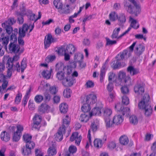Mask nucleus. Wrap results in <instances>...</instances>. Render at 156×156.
<instances>
[{"label":"nucleus","mask_w":156,"mask_h":156,"mask_svg":"<svg viewBox=\"0 0 156 156\" xmlns=\"http://www.w3.org/2000/svg\"><path fill=\"white\" fill-rule=\"evenodd\" d=\"M97 101V97L94 94H90L86 97V102L90 105L95 104Z\"/></svg>","instance_id":"nucleus-14"},{"label":"nucleus","mask_w":156,"mask_h":156,"mask_svg":"<svg viewBox=\"0 0 156 156\" xmlns=\"http://www.w3.org/2000/svg\"><path fill=\"white\" fill-rule=\"evenodd\" d=\"M41 14L40 12H38V17H37L34 14H31L30 15L31 16V19L32 20H33L34 19L35 20H38L41 18Z\"/></svg>","instance_id":"nucleus-62"},{"label":"nucleus","mask_w":156,"mask_h":156,"mask_svg":"<svg viewBox=\"0 0 156 156\" xmlns=\"http://www.w3.org/2000/svg\"><path fill=\"white\" fill-rule=\"evenodd\" d=\"M91 108L90 105L86 103L83 104L81 107V109L83 112L87 113H90L89 111Z\"/></svg>","instance_id":"nucleus-31"},{"label":"nucleus","mask_w":156,"mask_h":156,"mask_svg":"<svg viewBox=\"0 0 156 156\" xmlns=\"http://www.w3.org/2000/svg\"><path fill=\"white\" fill-rule=\"evenodd\" d=\"M9 49L11 53H21L23 52L22 51H20L19 46L15 44V43L10 42L9 44Z\"/></svg>","instance_id":"nucleus-12"},{"label":"nucleus","mask_w":156,"mask_h":156,"mask_svg":"<svg viewBox=\"0 0 156 156\" xmlns=\"http://www.w3.org/2000/svg\"><path fill=\"white\" fill-rule=\"evenodd\" d=\"M144 45L142 44H140L137 45L135 49V53L138 56H140L142 54L145 50Z\"/></svg>","instance_id":"nucleus-19"},{"label":"nucleus","mask_w":156,"mask_h":156,"mask_svg":"<svg viewBox=\"0 0 156 156\" xmlns=\"http://www.w3.org/2000/svg\"><path fill=\"white\" fill-rule=\"evenodd\" d=\"M56 58L55 55H49L48 56L45 58V62L46 63H49L52 62Z\"/></svg>","instance_id":"nucleus-46"},{"label":"nucleus","mask_w":156,"mask_h":156,"mask_svg":"<svg viewBox=\"0 0 156 156\" xmlns=\"http://www.w3.org/2000/svg\"><path fill=\"white\" fill-rule=\"evenodd\" d=\"M131 51L128 49H125L122 52H120L117 56H120V60L124 59L125 60H127L131 55Z\"/></svg>","instance_id":"nucleus-16"},{"label":"nucleus","mask_w":156,"mask_h":156,"mask_svg":"<svg viewBox=\"0 0 156 156\" xmlns=\"http://www.w3.org/2000/svg\"><path fill=\"white\" fill-rule=\"evenodd\" d=\"M130 26L131 27L135 29H137L139 27V25L136 20H132Z\"/></svg>","instance_id":"nucleus-51"},{"label":"nucleus","mask_w":156,"mask_h":156,"mask_svg":"<svg viewBox=\"0 0 156 156\" xmlns=\"http://www.w3.org/2000/svg\"><path fill=\"white\" fill-rule=\"evenodd\" d=\"M136 9L135 6H133L130 5L128 6V12L130 13L134 14L135 16H137V14L140 13V10L138 12H136Z\"/></svg>","instance_id":"nucleus-28"},{"label":"nucleus","mask_w":156,"mask_h":156,"mask_svg":"<svg viewBox=\"0 0 156 156\" xmlns=\"http://www.w3.org/2000/svg\"><path fill=\"white\" fill-rule=\"evenodd\" d=\"M52 69H51L50 70H44L41 73L43 77L47 79L50 78Z\"/></svg>","instance_id":"nucleus-25"},{"label":"nucleus","mask_w":156,"mask_h":156,"mask_svg":"<svg viewBox=\"0 0 156 156\" xmlns=\"http://www.w3.org/2000/svg\"><path fill=\"white\" fill-rule=\"evenodd\" d=\"M44 89L46 90L49 89L51 94H56L58 91V90L56 87H50V85L48 83H44Z\"/></svg>","instance_id":"nucleus-18"},{"label":"nucleus","mask_w":156,"mask_h":156,"mask_svg":"<svg viewBox=\"0 0 156 156\" xmlns=\"http://www.w3.org/2000/svg\"><path fill=\"white\" fill-rule=\"evenodd\" d=\"M23 138L24 141L27 143L31 141L32 136L28 134H25L23 136Z\"/></svg>","instance_id":"nucleus-52"},{"label":"nucleus","mask_w":156,"mask_h":156,"mask_svg":"<svg viewBox=\"0 0 156 156\" xmlns=\"http://www.w3.org/2000/svg\"><path fill=\"white\" fill-rule=\"evenodd\" d=\"M17 130L16 132L21 135L23 129V126L20 125H17Z\"/></svg>","instance_id":"nucleus-60"},{"label":"nucleus","mask_w":156,"mask_h":156,"mask_svg":"<svg viewBox=\"0 0 156 156\" xmlns=\"http://www.w3.org/2000/svg\"><path fill=\"white\" fill-rule=\"evenodd\" d=\"M121 90L122 93L123 94H127L129 92V89L126 86L122 87Z\"/></svg>","instance_id":"nucleus-61"},{"label":"nucleus","mask_w":156,"mask_h":156,"mask_svg":"<svg viewBox=\"0 0 156 156\" xmlns=\"http://www.w3.org/2000/svg\"><path fill=\"white\" fill-rule=\"evenodd\" d=\"M53 4L56 8L58 9V11L61 13H66L67 12L64 8H62V4L60 0H54Z\"/></svg>","instance_id":"nucleus-13"},{"label":"nucleus","mask_w":156,"mask_h":156,"mask_svg":"<svg viewBox=\"0 0 156 156\" xmlns=\"http://www.w3.org/2000/svg\"><path fill=\"white\" fill-rule=\"evenodd\" d=\"M129 122L130 123L134 125H136L138 122V120L137 117L135 115H132L129 118Z\"/></svg>","instance_id":"nucleus-39"},{"label":"nucleus","mask_w":156,"mask_h":156,"mask_svg":"<svg viewBox=\"0 0 156 156\" xmlns=\"http://www.w3.org/2000/svg\"><path fill=\"white\" fill-rule=\"evenodd\" d=\"M116 147V144L113 141H112L109 143L108 145V147L109 149L112 150L114 149Z\"/></svg>","instance_id":"nucleus-64"},{"label":"nucleus","mask_w":156,"mask_h":156,"mask_svg":"<svg viewBox=\"0 0 156 156\" xmlns=\"http://www.w3.org/2000/svg\"><path fill=\"white\" fill-rule=\"evenodd\" d=\"M90 113H85L81 114L80 118V119L82 122H86L89 120L90 117Z\"/></svg>","instance_id":"nucleus-30"},{"label":"nucleus","mask_w":156,"mask_h":156,"mask_svg":"<svg viewBox=\"0 0 156 156\" xmlns=\"http://www.w3.org/2000/svg\"><path fill=\"white\" fill-rule=\"evenodd\" d=\"M57 77L62 80L63 85L65 87L68 85V66L65 67L63 71H59L57 74Z\"/></svg>","instance_id":"nucleus-3"},{"label":"nucleus","mask_w":156,"mask_h":156,"mask_svg":"<svg viewBox=\"0 0 156 156\" xmlns=\"http://www.w3.org/2000/svg\"><path fill=\"white\" fill-rule=\"evenodd\" d=\"M78 72L75 71L72 74L69 79V87L71 86L76 82V79L75 77H77L78 76Z\"/></svg>","instance_id":"nucleus-21"},{"label":"nucleus","mask_w":156,"mask_h":156,"mask_svg":"<svg viewBox=\"0 0 156 156\" xmlns=\"http://www.w3.org/2000/svg\"><path fill=\"white\" fill-rule=\"evenodd\" d=\"M110 20H117L118 19V16L117 14L115 12H111L109 15Z\"/></svg>","instance_id":"nucleus-53"},{"label":"nucleus","mask_w":156,"mask_h":156,"mask_svg":"<svg viewBox=\"0 0 156 156\" xmlns=\"http://www.w3.org/2000/svg\"><path fill=\"white\" fill-rule=\"evenodd\" d=\"M1 138L2 140L7 142L10 140V135L7 132L4 131L1 133Z\"/></svg>","instance_id":"nucleus-27"},{"label":"nucleus","mask_w":156,"mask_h":156,"mask_svg":"<svg viewBox=\"0 0 156 156\" xmlns=\"http://www.w3.org/2000/svg\"><path fill=\"white\" fill-rule=\"evenodd\" d=\"M82 139V136L81 135H79L78 133L76 132L72 133L70 138V141L73 142L75 140V144L77 146H79Z\"/></svg>","instance_id":"nucleus-8"},{"label":"nucleus","mask_w":156,"mask_h":156,"mask_svg":"<svg viewBox=\"0 0 156 156\" xmlns=\"http://www.w3.org/2000/svg\"><path fill=\"white\" fill-rule=\"evenodd\" d=\"M20 57L18 55H16L13 58H9L7 61V64L10 66H13L15 63L18 62L17 61L19 59Z\"/></svg>","instance_id":"nucleus-20"},{"label":"nucleus","mask_w":156,"mask_h":156,"mask_svg":"<svg viewBox=\"0 0 156 156\" xmlns=\"http://www.w3.org/2000/svg\"><path fill=\"white\" fill-rule=\"evenodd\" d=\"M94 147L97 149L101 148L102 146V141L100 139H95L94 141Z\"/></svg>","instance_id":"nucleus-36"},{"label":"nucleus","mask_w":156,"mask_h":156,"mask_svg":"<svg viewBox=\"0 0 156 156\" xmlns=\"http://www.w3.org/2000/svg\"><path fill=\"white\" fill-rule=\"evenodd\" d=\"M34 24L28 25L26 23L24 24L22 27L19 28L18 34L19 37H18V42L20 45H23L24 44V41L22 38L25 37L26 34L29 32L28 35L29 33L31 32L34 27Z\"/></svg>","instance_id":"nucleus-2"},{"label":"nucleus","mask_w":156,"mask_h":156,"mask_svg":"<svg viewBox=\"0 0 156 156\" xmlns=\"http://www.w3.org/2000/svg\"><path fill=\"white\" fill-rule=\"evenodd\" d=\"M18 33V29L16 28L14 29L13 32L11 36L10 41L11 42L15 43L17 41L16 35Z\"/></svg>","instance_id":"nucleus-32"},{"label":"nucleus","mask_w":156,"mask_h":156,"mask_svg":"<svg viewBox=\"0 0 156 156\" xmlns=\"http://www.w3.org/2000/svg\"><path fill=\"white\" fill-rule=\"evenodd\" d=\"M99 122L98 120L95 119L92 123L91 127L93 131H95L97 129V126L99 124Z\"/></svg>","instance_id":"nucleus-40"},{"label":"nucleus","mask_w":156,"mask_h":156,"mask_svg":"<svg viewBox=\"0 0 156 156\" xmlns=\"http://www.w3.org/2000/svg\"><path fill=\"white\" fill-rule=\"evenodd\" d=\"M76 48L72 44H69V60L71 55H72L76 51Z\"/></svg>","instance_id":"nucleus-38"},{"label":"nucleus","mask_w":156,"mask_h":156,"mask_svg":"<svg viewBox=\"0 0 156 156\" xmlns=\"http://www.w3.org/2000/svg\"><path fill=\"white\" fill-rule=\"evenodd\" d=\"M127 71L131 76L136 75L139 72V69L135 68L132 66H128L127 68Z\"/></svg>","instance_id":"nucleus-23"},{"label":"nucleus","mask_w":156,"mask_h":156,"mask_svg":"<svg viewBox=\"0 0 156 156\" xmlns=\"http://www.w3.org/2000/svg\"><path fill=\"white\" fill-rule=\"evenodd\" d=\"M49 108V106L46 104H42L39 108V110L41 112H47Z\"/></svg>","instance_id":"nucleus-37"},{"label":"nucleus","mask_w":156,"mask_h":156,"mask_svg":"<svg viewBox=\"0 0 156 156\" xmlns=\"http://www.w3.org/2000/svg\"><path fill=\"white\" fill-rule=\"evenodd\" d=\"M104 120L106 128H110L114 126L115 124L113 122V120L112 121L111 120V118L105 119Z\"/></svg>","instance_id":"nucleus-33"},{"label":"nucleus","mask_w":156,"mask_h":156,"mask_svg":"<svg viewBox=\"0 0 156 156\" xmlns=\"http://www.w3.org/2000/svg\"><path fill=\"white\" fill-rule=\"evenodd\" d=\"M43 96L41 95H36L34 98V101L37 103H40L43 100Z\"/></svg>","instance_id":"nucleus-44"},{"label":"nucleus","mask_w":156,"mask_h":156,"mask_svg":"<svg viewBox=\"0 0 156 156\" xmlns=\"http://www.w3.org/2000/svg\"><path fill=\"white\" fill-rule=\"evenodd\" d=\"M120 79L124 82L127 85H129L130 83V78L129 76H126L125 73L120 71L119 73V77Z\"/></svg>","instance_id":"nucleus-11"},{"label":"nucleus","mask_w":156,"mask_h":156,"mask_svg":"<svg viewBox=\"0 0 156 156\" xmlns=\"http://www.w3.org/2000/svg\"><path fill=\"white\" fill-rule=\"evenodd\" d=\"M119 141L120 144L123 145H127L129 142L128 138L126 136H122L119 138Z\"/></svg>","instance_id":"nucleus-35"},{"label":"nucleus","mask_w":156,"mask_h":156,"mask_svg":"<svg viewBox=\"0 0 156 156\" xmlns=\"http://www.w3.org/2000/svg\"><path fill=\"white\" fill-rule=\"evenodd\" d=\"M48 155L50 156H54L57 153L56 149V145L55 142H52L47 151Z\"/></svg>","instance_id":"nucleus-15"},{"label":"nucleus","mask_w":156,"mask_h":156,"mask_svg":"<svg viewBox=\"0 0 156 156\" xmlns=\"http://www.w3.org/2000/svg\"><path fill=\"white\" fill-rule=\"evenodd\" d=\"M68 105L66 103H62L59 106L60 110L61 113H66L68 110Z\"/></svg>","instance_id":"nucleus-29"},{"label":"nucleus","mask_w":156,"mask_h":156,"mask_svg":"<svg viewBox=\"0 0 156 156\" xmlns=\"http://www.w3.org/2000/svg\"><path fill=\"white\" fill-rule=\"evenodd\" d=\"M135 6L136 9V12H138L140 10V6L139 4H137L135 0H129Z\"/></svg>","instance_id":"nucleus-57"},{"label":"nucleus","mask_w":156,"mask_h":156,"mask_svg":"<svg viewBox=\"0 0 156 156\" xmlns=\"http://www.w3.org/2000/svg\"><path fill=\"white\" fill-rule=\"evenodd\" d=\"M57 41V39L53 38L50 34H48L45 37L44 41V47L45 48H47L52 43Z\"/></svg>","instance_id":"nucleus-10"},{"label":"nucleus","mask_w":156,"mask_h":156,"mask_svg":"<svg viewBox=\"0 0 156 156\" xmlns=\"http://www.w3.org/2000/svg\"><path fill=\"white\" fill-rule=\"evenodd\" d=\"M122 102L123 104L127 105L129 103V99L126 95H123L122 98Z\"/></svg>","instance_id":"nucleus-48"},{"label":"nucleus","mask_w":156,"mask_h":156,"mask_svg":"<svg viewBox=\"0 0 156 156\" xmlns=\"http://www.w3.org/2000/svg\"><path fill=\"white\" fill-rule=\"evenodd\" d=\"M90 130L89 129L88 131V133L87 135V138L88 139V141L87 142V144L86 146V148H88L89 145H91V135L90 134Z\"/></svg>","instance_id":"nucleus-47"},{"label":"nucleus","mask_w":156,"mask_h":156,"mask_svg":"<svg viewBox=\"0 0 156 156\" xmlns=\"http://www.w3.org/2000/svg\"><path fill=\"white\" fill-rule=\"evenodd\" d=\"M121 112H122V114L123 115H129L130 112V109L127 107L124 108L123 107Z\"/></svg>","instance_id":"nucleus-56"},{"label":"nucleus","mask_w":156,"mask_h":156,"mask_svg":"<svg viewBox=\"0 0 156 156\" xmlns=\"http://www.w3.org/2000/svg\"><path fill=\"white\" fill-rule=\"evenodd\" d=\"M150 98L148 94H145L143 99L138 104V106L140 108L144 109V114L147 117L151 116L152 112V107L150 104Z\"/></svg>","instance_id":"nucleus-1"},{"label":"nucleus","mask_w":156,"mask_h":156,"mask_svg":"<svg viewBox=\"0 0 156 156\" xmlns=\"http://www.w3.org/2000/svg\"><path fill=\"white\" fill-rule=\"evenodd\" d=\"M131 29V27H129L128 29L126 30L123 33L120 35L119 37L118 36L119 32L120 30V28H115L111 36V37L113 39H119L122 37L123 36L127 34Z\"/></svg>","instance_id":"nucleus-9"},{"label":"nucleus","mask_w":156,"mask_h":156,"mask_svg":"<svg viewBox=\"0 0 156 156\" xmlns=\"http://www.w3.org/2000/svg\"><path fill=\"white\" fill-rule=\"evenodd\" d=\"M101 113V108L100 107H95L92 110L91 112L90 113V116L100 115Z\"/></svg>","instance_id":"nucleus-26"},{"label":"nucleus","mask_w":156,"mask_h":156,"mask_svg":"<svg viewBox=\"0 0 156 156\" xmlns=\"http://www.w3.org/2000/svg\"><path fill=\"white\" fill-rule=\"evenodd\" d=\"M1 39L2 41V43L4 45L5 47L6 48L7 45L9 42V37L8 36L2 37Z\"/></svg>","instance_id":"nucleus-55"},{"label":"nucleus","mask_w":156,"mask_h":156,"mask_svg":"<svg viewBox=\"0 0 156 156\" xmlns=\"http://www.w3.org/2000/svg\"><path fill=\"white\" fill-rule=\"evenodd\" d=\"M27 66V63L25 59H23L20 65L18 62L15 63L13 66L14 69L16 70L18 72H20L21 70L22 73L24 72Z\"/></svg>","instance_id":"nucleus-6"},{"label":"nucleus","mask_w":156,"mask_h":156,"mask_svg":"<svg viewBox=\"0 0 156 156\" xmlns=\"http://www.w3.org/2000/svg\"><path fill=\"white\" fill-rule=\"evenodd\" d=\"M26 143V146L31 150L33 149L35 147V144L33 141H30Z\"/></svg>","instance_id":"nucleus-54"},{"label":"nucleus","mask_w":156,"mask_h":156,"mask_svg":"<svg viewBox=\"0 0 156 156\" xmlns=\"http://www.w3.org/2000/svg\"><path fill=\"white\" fill-rule=\"evenodd\" d=\"M55 51L59 55L64 56V60L68 61V51L67 46H62L55 49Z\"/></svg>","instance_id":"nucleus-5"},{"label":"nucleus","mask_w":156,"mask_h":156,"mask_svg":"<svg viewBox=\"0 0 156 156\" xmlns=\"http://www.w3.org/2000/svg\"><path fill=\"white\" fill-rule=\"evenodd\" d=\"M23 154L24 155H28L31 153V150L26 146L22 149Z\"/></svg>","instance_id":"nucleus-42"},{"label":"nucleus","mask_w":156,"mask_h":156,"mask_svg":"<svg viewBox=\"0 0 156 156\" xmlns=\"http://www.w3.org/2000/svg\"><path fill=\"white\" fill-rule=\"evenodd\" d=\"M76 62H74L69 63V69L71 71L73 69L75 68L76 66Z\"/></svg>","instance_id":"nucleus-63"},{"label":"nucleus","mask_w":156,"mask_h":156,"mask_svg":"<svg viewBox=\"0 0 156 156\" xmlns=\"http://www.w3.org/2000/svg\"><path fill=\"white\" fill-rule=\"evenodd\" d=\"M106 45H111L113 44H115L116 43V41L115 40H111L109 38H106Z\"/></svg>","instance_id":"nucleus-58"},{"label":"nucleus","mask_w":156,"mask_h":156,"mask_svg":"<svg viewBox=\"0 0 156 156\" xmlns=\"http://www.w3.org/2000/svg\"><path fill=\"white\" fill-rule=\"evenodd\" d=\"M134 91L137 94L142 95L144 92V86L142 84H137L134 87Z\"/></svg>","instance_id":"nucleus-17"},{"label":"nucleus","mask_w":156,"mask_h":156,"mask_svg":"<svg viewBox=\"0 0 156 156\" xmlns=\"http://www.w3.org/2000/svg\"><path fill=\"white\" fill-rule=\"evenodd\" d=\"M6 67L8 68L7 77L10 78L12 76V72L14 69L13 68V66H9L7 64H6Z\"/></svg>","instance_id":"nucleus-41"},{"label":"nucleus","mask_w":156,"mask_h":156,"mask_svg":"<svg viewBox=\"0 0 156 156\" xmlns=\"http://www.w3.org/2000/svg\"><path fill=\"white\" fill-rule=\"evenodd\" d=\"M16 20H7L5 22L2 24V26L5 28L7 33L10 34L12 31V28L11 25L16 22Z\"/></svg>","instance_id":"nucleus-7"},{"label":"nucleus","mask_w":156,"mask_h":156,"mask_svg":"<svg viewBox=\"0 0 156 156\" xmlns=\"http://www.w3.org/2000/svg\"><path fill=\"white\" fill-rule=\"evenodd\" d=\"M68 65L64 66L62 63L60 62L57 63L56 65V70H57L63 71V69L65 67H66Z\"/></svg>","instance_id":"nucleus-45"},{"label":"nucleus","mask_w":156,"mask_h":156,"mask_svg":"<svg viewBox=\"0 0 156 156\" xmlns=\"http://www.w3.org/2000/svg\"><path fill=\"white\" fill-rule=\"evenodd\" d=\"M21 135L15 132L13 134V141L17 142L20 139Z\"/></svg>","instance_id":"nucleus-50"},{"label":"nucleus","mask_w":156,"mask_h":156,"mask_svg":"<svg viewBox=\"0 0 156 156\" xmlns=\"http://www.w3.org/2000/svg\"><path fill=\"white\" fill-rule=\"evenodd\" d=\"M41 119L42 118L40 115H35L33 118V122L40 123Z\"/></svg>","instance_id":"nucleus-49"},{"label":"nucleus","mask_w":156,"mask_h":156,"mask_svg":"<svg viewBox=\"0 0 156 156\" xmlns=\"http://www.w3.org/2000/svg\"><path fill=\"white\" fill-rule=\"evenodd\" d=\"M112 112L111 109L108 108H105L103 111V114L104 119H108L111 118Z\"/></svg>","instance_id":"nucleus-24"},{"label":"nucleus","mask_w":156,"mask_h":156,"mask_svg":"<svg viewBox=\"0 0 156 156\" xmlns=\"http://www.w3.org/2000/svg\"><path fill=\"white\" fill-rule=\"evenodd\" d=\"M68 126V121L67 119L65 118L63 119V124L60 127L57 132L55 135V139L57 141H60L63 138V134L66 133V128Z\"/></svg>","instance_id":"nucleus-4"},{"label":"nucleus","mask_w":156,"mask_h":156,"mask_svg":"<svg viewBox=\"0 0 156 156\" xmlns=\"http://www.w3.org/2000/svg\"><path fill=\"white\" fill-rule=\"evenodd\" d=\"M83 55L80 52H77L75 54L74 57V59L76 62L83 60Z\"/></svg>","instance_id":"nucleus-34"},{"label":"nucleus","mask_w":156,"mask_h":156,"mask_svg":"<svg viewBox=\"0 0 156 156\" xmlns=\"http://www.w3.org/2000/svg\"><path fill=\"white\" fill-rule=\"evenodd\" d=\"M77 151L76 147L73 145H71L69 147V153L70 154H73L75 153Z\"/></svg>","instance_id":"nucleus-43"},{"label":"nucleus","mask_w":156,"mask_h":156,"mask_svg":"<svg viewBox=\"0 0 156 156\" xmlns=\"http://www.w3.org/2000/svg\"><path fill=\"white\" fill-rule=\"evenodd\" d=\"M113 122L115 125H119L121 124L123 121V118L120 115H115L113 118Z\"/></svg>","instance_id":"nucleus-22"},{"label":"nucleus","mask_w":156,"mask_h":156,"mask_svg":"<svg viewBox=\"0 0 156 156\" xmlns=\"http://www.w3.org/2000/svg\"><path fill=\"white\" fill-rule=\"evenodd\" d=\"M119 60H121L120 58L117 59L116 62L113 64V66L114 69L119 68L121 66V62L119 61Z\"/></svg>","instance_id":"nucleus-59"}]
</instances>
